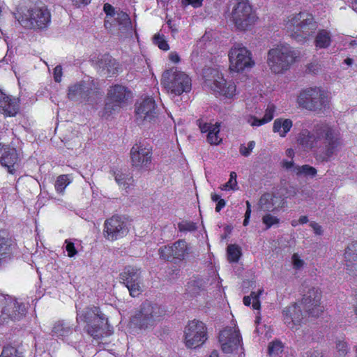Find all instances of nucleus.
Masks as SVG:
<instances>
[{"mask_svg": "<svg viewBox=\"0 0 357 357\" xmlns=\"http://www.w3.org/2000/svg\"><path fill=\"white\" fill-rule=\"evenodd\" d=\"M296 142L303 150L313 151L319 162L329 161L340 144L338 132L328 123L316 125L313 132L303 129Z\"/></svg>", "mask_w": 357, "mask_h": 357, "instance_id": "1", "label": "nucleus"}, {"mask_svg": "<svg viewBox=\"0 0 357 357\" xmlns=\"http://www.w3.org/2000/svg\"><path fill=\"white\" fill-rule=\"evenodd\" d=\"M284 26L289 36L298 43L308 40L318 28L313 16L305 12L289 16Z\"/></svg>", "mask_w": 357, "mask_h": 357, "instance_id": "2", "label": "nucleus"}, {"mask_svg": "<svg viewBox=\"0 0 357 357\" xmlns=\"http://www.w3.org/2000/svg\"><path fill=\"white\" fill-rule=\"evenodd\" d=\"M296 53L287 44H279L268 50L267 64L270 70L276 74L287 70L295 61Z\"/></svg>", "mask_w": 357, "mask_h": 357, "instance_id": "3", "label": "nucleus"}, {"mask_svg": "<svg viewBox=\"0 0 357 357\" xmlns=\"http://www.w3.org/2000/svg\"><path fill=\"white\" fill-rule=\"evenodd\" d=\"M229 20L237 30L247 31L255 24L258 17L248 0H240L234 4Z\"/></svg>", "mask_w": 357, "mask_h": 357, "instance_id": "4", "label": "nucleus"}, {"mask_svg": "<svg viewBox=\"0 0 357 357\" xmlns=\"http://www.w3.org/2000/svg\"><path fill=\"white\" fill-rule=\"evenodd\" d=\"M329 93L319 87H310L303 90L297 102L303 108L312 112H321L328 108Z\"/></svg>", "mask_w": 357, "mask_h": 357, "instance_id": "5", "label": "nucleus"}, {"mask_svg": "<svg viewBox=\"0 0 357 357\" xmlns=\"http://www.w3.org/2000/svg\"><path fill=\"white\" fill-rule=\"evenodd\" d=\"M161 84L168 92L176 96L189 92L192 87L190 77L177 68L165 70L162 76Z\"/></svg>", "mask_w": 357, "mask_h": 357, "instance_id": "6", "label": "nucleus"}, {"mask_svg": "<svg viewBox=\"0 0 357 357\" xmlns=\"http://www.w3.org/2000/svg\"><path fill=\"white\" fill-rule=\"evenodd\" d=\"M204 84L215 93L231 98L236 94V85L232 81L227 82L217 69L207 68L203 70Z\"/></svg>", "mask_w": 357, "mask_h": 357, "instance_id": "7", "label": "nucleus"}, {"mask_svg": "<svg viewBox=\"0 0 357 357\" xmlns=\"http://www.w3.org/2000/svg\"><path fill=\"white\" fill-rule=\"evenodd\" d=\"M204 84L215 93L231 98L236 94V85L232 81L227 82L217 69L207 68L203 70Z\"/></svg>", "mask_w": 357, "mask_h": 357, "instance_id": "8", "label": "nucleus"}, {"mask_svg": "<svg viewBox=\"0 0 357 357\" xmlns=\"http://www.w3.org/2000/svg\"><path fill=\"white\" fill-rule=\"evenodd\" d=\"M19 23L27 29H42L50 22V13L45 7H36L15 16Z\"/></svg>", "mask_w": 357, "mask_h": 357, "instance_id": "9", "label": "nucleus"}, {"mask_svg": "<svg viewBox=\"0 0 357 357\" xmlns=\"http://www.w3.org/2000/svg\"><path fill=\"white\" fill-rule=\"evenodd\" d=\"M77 319L86 322V331L95 340L107 337L112 333V328L108 324L105 314H81Z\"/></svg>", "mask_w": 357, "mask_h": 357, "instance_id": "10", "label": "nucleus"}, {"mask_svg": "<svg viewBox=\"0 0 357 357\" xmlns=\"http://www.w3.org/2000/svg\"><path fill=\"white\" fill-rule=\"evenodd\" d=\"M229 69L234 72H241L250 68L255 65L252 54L242 44H235L229 52Z\"/></svg>", "mask_w": 357, "mask_h": 357, "instance_id": "11", "label": "nucleus"}, {"mask_svg": "<svg viewBox=\"0 0 357 357\" xmlns=\"http://www.w3.org/2000/svg\"><path fill=\"white\" fill-rule=\"evenodd\" d=\"M98 92V84L91 78L81 81L68 87V98L73 101L93 100Z\"/></svg>", "mask_w": 357, "mask_h": 357, "instance_id": "12", "label": "nucleus"}, {"mask_svg": "<svg viewBox=\"0 0 357 357\" xmlns=\"http://www.w3.org/2000/svg\"><path fill=\"white\" fill-rule=\"evenodd\" d=\"M141 273L139 268L128 266L119 275L120 280L126 285L132 297L138 296L142 291Z\"/></svg>", "mask_w": 357, "mask_h": 357, "instance_id": "13", "label": "nucleus"}, {"mask_svg": "<svg viewBox=\"0 0 357 357\" xmlns=\"http://www.w3.org/2000/svg\"><path fill=\"white\" fill-rule=\"evenodd\" d=\"M130 159L132 167L140 172L150 169L152 161L151 149L142 143L136 144L130 150Z\"/></svg>", "mask_w": 357, "mask_h": 357, "instance_id": "14", "label": "nucleus"}, {"mask_svg": "<svg viewBox=\"0 0 357 357\" xmlns=\"http://www.w3.org/2000/svg\"><path fill=\"white\" fill-rule=\"evenodd\" d=\"M185 344L189 348H196L202 344L206 340V328L205 324L200 321L194 319L189 321L185 328Z\"/></svg>", "mask_w": 357, "mask_h": 357, "instance_id": "15", "label": "nucleus"}, {"mask_svg": "<svg viewBox=\"0 0 357 357\" xmlns=\"http://www.w3.org/2000/svg\"><path fill=\"white\" fill-rule=\"evenodd\" d=\"M130 91L122 85H114L108 91V102L105 107V113L107 116L111 115L118 110L121 105L128 99Z\"/></svg>", "mask_w": 357, "mask_h": 357, "instance_id": "16", "label": "nucleus"}, {"mask_svg": "<svg viewBox=\"0 0 357 357\" xmlns=\"http://www.w3.org/2000/svg\"><path fill=\"white\" fill-rule=\"evenodd\" d=\"M241 337L237 328L226 327L220 332L219 342L222 351L231 354L241 346Z\"/></svg>", "mask_w": 357, "mask_h": 357, "instance_id": "17", "label": "nucleus"}, {"mask_svg": "<svg viewBox=\"0 0 357 357\" xmlns=\"http://www.w3.org/2000/svg\"><path fill=\"white\" fill-rule=\"evenodd\" d=\"M128 231L126 223L118 215L107 219L104 224V236L109 241H115L122 238Z\"/></svg>", "mask_w": 357, "mask_h": 357, "instance_id": "18", "label": "nucleus"}, {"mask_svg": "<svg viewBox=\"0 0 357 357\" xmlns=\"http://www.w3.org/2000/svg\"><path fill=\"white\" fill-rule=\"evenodd\" d=\"M190 248L185 240H178L170 246L159 249L160 257L165 260H183L189 254Z\"/></svg>", "mask_w": 357, "mask_h": 357, "instance_id": "19", "label": "nucleus"}, {"mask_svg": "<svg viewBox=\"0 0 357 357\" xmlns=\"http://www.w3.org/2000/svg\"><path fill=\"white\" fill-rule=\"evenodd\" d=\"M321 292L318 288L312 287L303 295V299L293 305L294 312H311L320 304Z\"/></svg>", "mask_w": 357, "mask_h": 357, "instance_id": "20", "label": "nucleus"}, {"mask_svg": "<svg viewBox=\"0 0 357 357\" xmlns=\"http://www.w3.org/2000/svg\"><path fill=\"white\" fill-rule=\"evenodd\" d=\"M136 119L139 123L151 122L156 118V106L153 98L147 97L136 104Z\"/></svg>", "mask_w": 357, "mask_h": 357, "instance_id": "21", "label": "nucleus"}, {"mask_svg": "<svg viewBox=\"0 0 357 357\" xmlns=\"http://www.w3.org/2000/svg\"><path fill=\"white\" fill-rule=\"evenodd\" d=\"M95 66L100 75L108 77L116 74L119 69L117 61L107 54L98 56Z\"/></svg>", "mask_w": 357, "mask_h": 357, "instance_id": "22", "label": "nucleus"}, {"mask_svg": "<svg viewBox=\"0 0 357 357\" xmlns=\"http://www.w3.org/2000/svg\"><path fill=\"white\" fill-rule=\"evenodd\" d=\"M27 305L8 294H0V312H23L27 310Z\"/></svg>", "mask_w": 357, "mask_h": 357, "instance_id": "23", "label": "nucleus"}, {"mask_svg": "<svg viewBox=\"0 0 357 357\" xmlns=\"http://www.w3.org/2000/svg\"><path fill=\"white\" fill-rule=\"evenodd\" d=\"M281 197L270 192L263 194L258 202V207L264 211H274L281 206Z\"/></svg>", "mask_w": 357, "mask_h": 357, "instance_id": "24", "label": "nucleus"}, {"mask_svg": "<svg viewBox=\"0 0 357 357\" xmlns=\"http://www.w3.org/2000/svg\"><path fill=\"white\" fill-rule=\"evenodd\" d=\"M18 101L15 98L6 96L0 89V112L10 116H14L18 112Z\"/></svg>", "mask_w": 357, "mask_h": 357, "instance_id": "25", "label": "nucleus"}, {"mask_svg": "<svg viewBox=\"0 0 357 357\" xmlns=\"http://www.w3.org/2000/svg\"><path fill=\"white\" fill-rule=\"evenodd\" d=\"M17 161V151L8 146L0 149V162L8 169L9 173H13L14 165Z\"/></svg>", "mask_w": 357, "mask_h": 357, "instance_id": "26", "label": "nucleus"}, {"mask_svg": "<svg viewBox=\"0 0 357 357\" xmlns=\"http://www.w3.org/2000/svg\"><path fill=\"white\" fill-rule=\"evenodd\" d=\"M275 109L276 107L273 104H268L262 119H258L255 116L249 115L246 116V122L253 127L267 123L273 119Z\"/></svg>", "mask_w": 357, "mask_h": 357, "instance_id": "27", "label": "nucleus"}, {"mask_svg": "<svg viewBox=\"0 0 357 357\" xmlns=\"http://www.w3.org/2000/svg\"><path fill=\"white\" fill-rule=\"evenodd\" d=\"M293 126V122L289 119L278 118L273 122V131L282 137H284Z\"/></svg>", "mask_w": 357, "mask_h": 357, "instance_id": "28", "label": "nucleus"}, {"mask_svg": "<svg viewBox=\"0 0 357 357\" xmlns=\"http://www.w3.org/2000/svg\"><path fill=\"white\" fill-rule=\"evenodd\" d=\"M332 42L331 33L326 29H321L314 38V45L317 49H326Z\"/></svg>", "mask_w": 357, "mask_h": 357, "instance_id": "29", "label": "nucleus"}, {"mask_svg": "<svg viewBox=\"0 0 357 357\" xmlns=\"http://www.w3.org/2000/svg\"><path fill=\"white\" fill-rule=\"evenodd\" d=\"M152 314H135L131 317L130 324L132 326L142 328H146L151 323Z\"/></svg>", "mask_w": 357, "mask_h": 357, "instance_id": "30", "label": "nucleus"}, {"mask_svg": "<svg viewBox=\"0 0 357 357\" xmlns=\"http://www.w3.org/2000/svg\"><path fill=\"white\" fill-rule=\"evenodd\" d=\"M114 178L116 182L120 187L124 188L126 190L132 184L133 179L128 174L123 173L120 171L114 172Z\"/></svg>", "mask_w": 357, "mask_h": 357, "instance_id": "31", "label": "nucleus"}, {"mask_svg": "<svg viewBox=\"0 0 357 357\" xmlns=\"http://www.w3.org/2000/svg\"><path fill=\"white\" fill-rule=\"evenodd\" d=\"M262 290H259L257 293L254 291L251 292L250 296H244L243 303L245 305L248 306L251 303L252 305V310H258L260 309V302L259 300L260 294L262 293Z\"/></svg>", "mask_w": 357, "mask_h": 357, "instance_id": "32", "label": "nucleus"}, {"mask_svg": "<svg viewBox=\"0 0 357 357\" xmlns=\"http://www.w3.org/2000/svg\"><path fill=\"white\" fill-rule=\"evenodd\" d=\"M227 259L229 262H237L241 256V248L236 244H231L227 249Z\"/></svg>", "mask_w": 357, "mask_h": 357, "instance_id": "33", "label": "nucleus"}, {"mask_svg": "<svg viewBox=\"0 0 357 357\" xmlns=\"http://www.w3.org/2000/svg\"><path fill=\"white\" fill-rule=\"evenodd\" d=\"M220 123H216L213 125V128L210 130L207 135V140L211 144H218L222 141L219 136L220 132Z\"/></svg>", "mask_w": 357, "mask_h": 357, "instance_id": "34", "label": "nucleus"}, {"mask_svg": "<svg viewBox=\"0 0 357 357\" xmlns=\"http://www.w3.org/2000/svg\"><path fill=\"white\" fill-rule=\"evenodd\" d=\"M294 173L298 176L304 175L314 176L317 174V169L308 165H304L302 166H298L294 169Z\"/></svg>", "mask_w": 357, "mask_h": 357, "instance_id": "35", "label": "nucleus"}, {"mask_svg": "<svg viewBox=\"0 0 357 357\" xmlns=\"http://www.w3.org/2000/svg\"><path fill=\"white\" fill-rule=\"evenodd\" d=\"M114 20L123 27L129 29L131 27V20L128 15L123 11H116Z\"/></svg>", "mask_w": 357, "mask_h": 357, "instance_id": "36", "label": "nucleus"}, {"mask_svg": "<svg viewBox=\"0 0 357 357\" xmlns=\"http://www.w3.org/2000/svg\"><path fill=\"white\" fill-rule=\"evenodd\" d=\"M161 310V305L155 301H145L141 305L139 312H155Z\"/></svg>", "mask_w": 357, "mask_h": 357, "instance_id": "37", "label": "nucleus"}, {"mask_svg": "<svg viewBox=\"0 0 357 357\" xmlns=\"http://www.w3.org/2000/svg\"><path fill=\"white\" fill-rule=\"evenodd\" d=\"M0 357H22V354L14 347H3Z\"/></svg>", "mask_w": 357, "mask_h": 357, "instance_id": "38", "label": "nucleus"}, {"mask_svg": "<svg viewBox=\"0 0 357 357\" xmlns=\"http://www.w3.org/2000/svg\"><path fill=\"white\" fill-rule=\"evenodd\" d=\"M282 344L279 340H275L271 342L268 345V354L271 356L278 355L282 351Z\"/></svg>", "mask_w": 357, "mask_h": 357, "instance_id": "39", "label": "nucleus"}, {"mask_svg": "<svg viewBox=\"0 0 357 357\" xmlns=\"http://www.w3.org/2000/svg\"><path fill=\"white\" fill-rule=\"evenodd\" d=\"M69 183L70 182L66 175L59 176L55 183L56 190L59 192H62Z\"/></svg>", "mask_w": 357, "mask_h": 357, "instance_id": "40", "label": "nucleus"}, {"mask_svg": "<svg viewBox=\"0 0 357 357\" xmlns=\"http://www.w3.org/2000/svg\"><path fill=\"white\" fill-rule=\"evenodd\" d=\"M280 222L279 218L270 213H267L262 218V222L266 225V229H268L272 226L278 225Z\"/></svg>", "mask_w": 357, "mask_h": 357, "instance_id": "41", "label": "nucleus"}, {"mask_svg": "<svg viewBox=\"0 0 357 357\" xmlns=\"http://www.w3.org/2000/svg\"><path fill=\"white\" fill-rule=\"evenodd\" d=\"M346 261L347 270L349 271V274L355 275L356 273L354 272L353 268L355 270L357 269L356 264H357V253H354L352 255L351 258H344Z\"/></svg>", "mask_w": 357, "mask_h": 357, "instance_id": "42", "label": "nucleus"}, {"mask_svg": "<svg viewBox=\"0 0 357 357\" xmlns=\"http://www.w3.org/2000/svg\"><path fill=\"white\" fill-rule=\"evenodd\" d=\"M153 43L160 49L162 50H168L169 47L167 41L165 40L164 36H161L159 33L155 34L153 36Z\"/></svg>", "mask_w": 357, "mask_h": 357, "instance_id": "43", "label": "nucleus"}, {"mask_svg": "<svg viewBox=\"0 0 357 357\" xmlns=\"http://www.w3.org/2000/svg\"><path fill=\"white\" fill-rule=\"evenodd\" d=\"M336 349L340 356H345L349 351V347L347 342L344 340H337L336 342Z\"/></svg>", "mask_w": 357, "mask_h": 357, "instance_id": "44", "label": "nucleus"}, {"mask_svg": "<svg viewBox=\"0 0 357 357\" xmlns=\"http://www.w3.org/2000/svg\"><path fill=\"white\" fill-rule=\"evenodd\" d=\"M178 228L180 231H192L197 227L193 222L184 220L178 224Z\"/></svg>", "mask_w": 357, "mask_h": 357, "instance_id": "45", "label": "nucleus"}, {"mask_svg": "<svg viewBox=\"0 0 357 357\" xmlns=\"http://www.w3.org/2000/svg\"><path fill=\"white\" fill-rule=\"evenodd\" d=\"M255 146V142L254 141L249 142L248 146H245V144H241L239 147V152L242 155L248 157L250 155V153L254 149Z\"/></svg>", "mask_w": 357, "mask_h": 357, "instance_id": "46", "label": "nucleus"}, {"mask_svg": "<svg viewBox=\"0 0 357 357\" xmlns=\"http://www.w3.org/2000/svg\"><path fill=\"white\" fill-rule=\"evenodd\" d=\"M355 252L357 254V241L353 242L347 246L344 254V258L350 259Z\"/></svg>", "mask_w": 357, "mask_h": 357, "instance_id": "47", "label": "nucleus"}, {"mask_svg": "<svg viewBox=\"0 0 357 357\" xmlns=\"http://www.w3.org/2000/svg\"><path fill=\"white\" fill-rule=\"evenodd\" d=\"M65 244L66 250L68 252V256L69 257H73L75 256L77 253V251L75 247L74 243L70 241L69 240H66Z\"/></svg>", "mask_w": 357, "mask_h": 357, "instance_id": "48", "label": "nucleus"}, {"mask_svg": "<svg viewBox=\"0 0 357 357\" xmlns=\"http://www.w3.org/2000/svg\"><path fill=\"white\" fill-rule=\"evenodd\" d=\"M222 190H236L238 189L237 181L229 179V181L220 187Z\"/></svg>", "mask_w": 357, "mask_h": 357, "instance_id": "49", "label": "nucleus"}, {"mask_svg": "<svg viewBox=\"0 0 357 357\" xmlns=\"http://www.w3.org/2000/svg\"><path fill=\"white\" fill-rule=\"evenodd\" d=\"M291 259H292V264H293V266H294V268L295 269H300L301 268L305 262L303 259H301L298 255L295 253L292 255V257H291Z\"/></svg>", "mask_w": 357, "mask_h": 357, "instance_id": "50", "label": "nucleus"}, {"mask_svg": "<svg viewBox=\"0 0 357 357\" xmlns=\"http://www.w3.org/2000/svg\"><path fill=\"white\" fill-rule=\"evenodd\" d=\"M293 315H301V314H284L283 321L284 324L290 328L294 329V324L293 323Z\"/></svg>", "mask_w": 357, "mask_h": 357, "instance_id": "51", "label": "nucleus"}, {"mask_svg": "<svg viewBox=\"0 0 357 357\" xmlns=\"http://www.w3.org/2000/svg\"><path fill=\"white\" fill-rule=\"evenodd\" d=\"M54 79L56 82H60L62 77V68L61 66H56L54 69Z\"/></svg>", "mask_w": 357, "mask_h": 357, "instance_id": "52", "label": "nucleus"}, {"mask_svg": "<svg viewBox=\"0 0 357 357\" xmlns=\"http://www.w3.org/2000/svg\"><path fill=\"white\" fill-rule=\"evenodd\" d=\"M198 126L202 132H209L210 130L213 128V125L208 123H202L201 121H198Z\"/></svg>", "mask_w": 357, "mask_h": 357, "instance_id": "53", "label": "nucleus"}, {"mask_svg": "<svg viewBox=\"0 0 357 357\" xmlns=\"http://www.w3.org/2000/svg\"><path fill=\"white\" fill-rule=\"evenodd\" d=\"M8 247L6 245V241L4 238L0 236V259L4 257L6 254Z\"/></svg>", "mask_w": 357, "mask_h": 357, "instance_id": "54", "label": "nucleus"}, {"mask_svg": "<svg viewBox=\"0 0 357 357\" xmlns=\"http://www.w3.org/2000/svg\"><path fill=\"white\" fill-rule=\"evenodd\" d=\"M282 166L287 170L291 171L292 172H294V169L295 167H298V166L294 165L293 160L288 161L286 160H284L282 162Z\"/></svg>", "mask_w": 357, "mask_h": 357, "instance_id": "55", "label": "nucleus"}, {"mask_svg": "<svg viewBox=\"0 0 357 357\" xmlns=\"http://www.w3.org/2000/svg\"><path fill=\"white\" fill-rule=\"evenodd\" d=\"M310 226L312 228L315 234L321 235L323 234L322 227L318 223L312 222H310Z\"/></svg>", "mask_w": 357, "mask_h": 357, "instance_id": "56", "label": "nucleus"}, {"mask_svg": "<svg viewBox=\"0 0 357 357\" xmlns=\"http://www.w3.org/2000/svg\"><path fill=\"white\" fill-rule=\"evenodd\" d=\"M104 11L105 12L107 15H110V16H114V17L115 16V13H116V12H115L114 7L109 3H105L104 5Z\"/></svg>", "mask_w": 357, "mask_h": 357, "instance_id": "57", "label": "nucleus"}, {"mask_svg": "<svg viewBox=\"0 0 357 357\" xmlns=\"http://www.w3.org/2000/svg\"><path fill=\"white\" fill-rule=\"evenodd\" d=\"M303 319V314L301 315H293V323L294 324V329L297 330L298 327L301 325V320Z\"/></svg>", "mask_w": 357, "mask_h": 357, "instance_id": "58", "label": "nucleus"}, {"mask_svg": "<svg viewBox=\"0 0 357 357\" xmlns=\"http://www.w3.org/2000/svg\"><path fill=\"white\" fill-rule=\"evenodd\" d=\"M72 3L77 6L81 7L82 6H86L91 2V0H70Z\"/></svg>", "mask_w": 357, "mask_h": 357, "instance_id": "59", "label": "nucleus"}, {"mask_svg": "<svg viewBox=\"0 0 357 357\" xmlns=\"http://www.w3.org/2000/svg\"><path fill=\"white\" fill-rule=\"evenodd\" d=\"M344 45H347V46L349 47H357V38H349L348 39H346Z\"/></svg>", "mask_w": 357, "mask_h": 357, "instance_id": "60", "label": "nucleus"}, {"mask_svg": "<svg viewBox=\"0 0 357 357\" xmlns=\"http://www.w3.org/2000/svg\"><path fill=\"white\" fill-rule=\"evenodd\" d=\"M226 205V202L223 199H220L216 204L215 211L220 212Z\"/></svg>", "mask_w": 357, "mask_h": 357, "instance_id": "61", "label": "nucleus"}, {"mask_svg": "<svg viewBox=\"0 0 357 357\" xmlns=\"http://www.w3.org/2000/svg\"><path fill=\"white\" fill-rule=\"evenodd\" d=\"M319 70V66L316 63H310L307 66V70L310 73H317Z\"/></svg>", "mask_w": 357, "mask_h": 357, "instance_id": "62", "label": "nucleus"}, {"mask_svg": "<svg viewBox=\"0 0 357 357\" xmlns=\"http://www.w3.org/2000/svg\"><path fill=\"white\" fill-rule=\"evenodd\" d=\"M169 58L174 63H178L180 61L179 56L176 52H171L169 55Z\"/></svg>", "mask_w": 357, "mask_h": 357, "instance_id": "63", "label": "nucleus"}, {"mask_svg": "<svg viewBox=\"0 0 357 357\" xmlns=\"http://www.w3.org/2000/svg\"><path fill=\"white\" fill-rule=\"evenodd\" d=\"M10 320V314H0V324H3L4 323H8Z\"/></svg>", "mask_w": 357, "mask_h": 357, "instance_id": "64", "label": "nucleus"}]
</instances>
